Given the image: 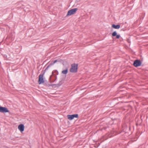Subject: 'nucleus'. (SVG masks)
I'll list each match as a JSON object with an SVG mask.
<instances>
[{
  "label": "nucleus",
  "mask_w": 148,
  "mask_h": 148,
  "mask_svg": "<svg viewBox=\"0 0 148 148\" xmlns=\"http://www.w3.org/2000/svg\"><path fill=\"white\" fill-rule=\"evenodd\" d=\"M112 27L115 29H119L120 28V26L119 25H116L113 24L112 25Z\"/></svg>",
  "instance_id": "obj_9"
},
{
  "label": "nucleus",
  "mask_w": 148,
  "mask_h": 148,
  "mask_svg": "<svg viewBox=\"0 0 148 148\" xmlns=\"http://www.w3.org/2000/svg\"><path fill=\"white\" fill-rule=\"evenodd\" d=\"M72 115L73 116V118L74 117L77 118L78 117V114H72Z\"/></svg>",
  "instance_id": "obj_13"
},
{
  "label": "nucleus",
  "mask_w": 148,
  "mask_h": 148,
  "mask_svg": "<svg viewBox=\"0 0 148 148\" xmlns=\"http://www.w3.org/2000/svg\"><path fill=\"white\" fill-rule=\"evenodd\" d=\"M44 74V73H42H42L39 76L38 84H42L44 82V81L43 78Z\"/></svg>",
  "instance_id": "obj_2"
},
{
  "label": "nucleus",
  "mask_w": 148,
  "mask_h": 148,
  "mask_svg": "<svg viewBox=\"0 0 148 148\" xmlns=\"http://www.w3.org/2000/svg\"><path fill=\"white\" fill-rule=\"evenodd\" d=\"M77 65L74 64H72L71 68L70 69V71L72 73H75L77 72Z\"/></svg>",
  "instance_id": "obj_1"
},
{
  "label": "nucleus",
  "mask_w": 148,
  "mask_h": 148,
  "mask_svg": "<svg viewBox=\"0 0 148 148\" xmlns=\"http://www.w3.org/2000/svg\"><path fill=\"white\" fill-rule=\"evenodd\" d=\"M67 116L68 119L70 120H72L73 119L72 115H68Z\"/></svg>",
  "instance_id": "obj_10"
},
{
  "label": "nucleus",
  "mask_w": 148,
  "mask_h": 148,
  "mask_svg": "<svg viewBox=\"0 0 148 148\" xmlns=\"http://www.w3.org/2000/svg\"><path fill=\"white\" fill-rule=\"evenodd\" d=\"M18 130L22 132L24 130V126L23 124H20L18 125Z\"/></svg>",
  "instance_id": "obj_7"
},
{
  "label": "nucleus",
  "mask_w": 148,
  "mask_h": 148,
  "mask_svg": "<svg viewBox=\"0 0 148 148\" xmlns=\"http://www.w3.org/2000/svg\"><path fill=\"white\" fill-rule=\"evenodd\" d=\"M57 76L55 75H53V76H50V80L51 82H54L56 79Z\"/></svg>",
  "instance_id": "obj_6"
},
{
  "label": "nucleus",
  "mask_w": 148,
  "mask_h": 148,
  "mask_svg": "<svg viewBox=\"0 0 148 148\" xmlns=\"http://www.w3.org/2000/svg\"><path fill=\"white\" fill-rule=\"evenodd\" d=\"M67 71H68L67 69H66L65 70L62 71V73L63 74H66L67 73Z\"/></svg>",
  "instance_id": "obj_12"
},
{
  "label": "nucleus",
  "mask_w": 148,
  "mask_h": 148,
  "mask_svg": "<svg viewBox=\"0 0 148 148\" xmlns=\"http://www.w3.org/2000/svg\"><path fill=\"white\" fill-rule=\"evenodd\" d=\"M7 56H6V55H5V56H4V57H5H5H6Z\"/></svg>",
  "instance_id": "obj_14"
},
{
  "label": "nucleus",
  "mask_w": 148,
  "mask_h": 148,
  "mask_svg": "<svg viewBox=\"0 0 148 148\" xmlns=\"http://www.w3.org/2000/svg\"><path fill=\"white\" fill-rule=\"evenodd\" d=\"M77 10V8H75L70 10L68 11L66 16H70L72 14H74Z\"/></svg>",
  "instance_id": "obj_3"
},
{
  "label": "nucleus",
  "mask_w": 148,
  "mask_h": 148,
  "mask_svg": "<svg viewBox=\"0 0 148 148\" xmlns=\"http://www.w3.org/2000/svg\"><path fill=\"white\" fill-rule=\"evenodd\" d=\"M112 36H116V38L117 39L119 38L120 37V35L119 34H117V33L116 31L114 32L112 34Z\"/></svg>",
  "instance_id": "obj_8"
},
{
  "label": "nucleus",
  "mask_w": 148,
  "mask_h": 148,
  "mask_svg": "<svg viewBox=\"0 0 148 148\" xmlns=\"http://www.w3.org/2000/svg\"><path fill=\"white\" fill-rule=\"evenodd\" d=\"M9 111V110L6 108L0 106V112L2 113H5L8 112Z\"/></svg>",
  "instance_id": "obj_5"
},
{
  "label": "nucleus",
  "mask_w": 148,
  "mask_h": 148,
  "mask_svg": "<svg viewBox=\"0 0 148 148\" xmlns=\"http://www.w3.org/2000/svg\"><path fill=\"white\" fill-rule=\"evenodd\" d=\"M57 60H55L54 61H53V63L50 64L49 66H48L46 68V69H47L49 66H51V65H53L54 64L56 63L57 62Z\"/></svg>",
  "instance_id": "obj_11"
},
{
  "label": "nucleus",
  "mask_w": 148,
  "mask_h": 148,
  "mask_svg": "<svg viewBox=\"0 0 148 148\" xmlns=\"http://www.w3.org/2000/svg\"><path fill=\"white\" fill-rule=\"evenodd\" d=\"M141 64V62L139 60H135L134 62L133 65L135 67H138L140 66Z\"/></svg>",
  "instance_id": "obj_4"
}]
</instances>
